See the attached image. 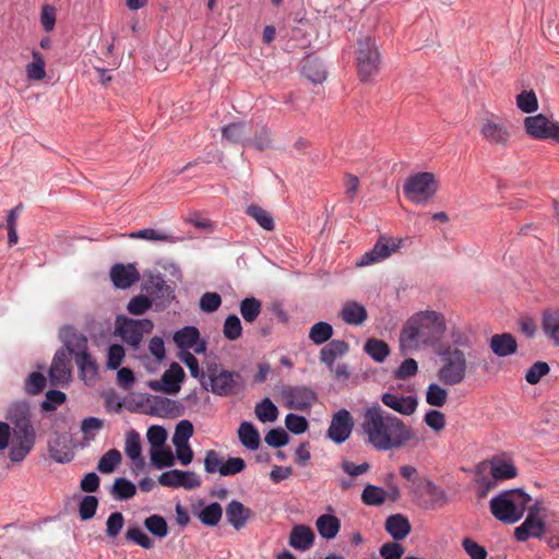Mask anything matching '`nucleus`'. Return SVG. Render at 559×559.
Here are the masks:
<instances>
[{"label":"nucleus","instance_id":"nucleus-1","mask_svg":"<svg viewBox=\"0 0 559 559\" xmlns=\"http://www.w3.org/2000/svg\"><path fill=\"white\" fill-rule=\"evenodd\" d=\"M358 433L366 445L379 452L399 450L418 441L409 425L379 404L364 411Z\"/></svg>","mask_w":559,"mask_h":559},{"label":"nucleus","instance_id":"nucleus-2","mask_svg":"<svg viewBox=\"0 0 559 559\" xmlns=\"http://www.w3.org/2000/svg\"><path fill=\"white\" fill-rule=\"evenodd\" d=\"M447 331V320L443 313L435 310H423L411 316L403 324L399 344L403 355L431 347L436 350Z\"/></svg>","mask_w":559,"mask_h":559},{"label":"nucleus","instance_id":"nucleus-3","mask_svg":"<svg viewBox=\"0 0 559 559\" xmlns=\"http://www.w3.org/2000/svg\"><path fill=\"white\" fill-rule=\"evenodd\" d=\"M450 343L439 344L436 354L441 365L437 371L438 380L449 386L462 383L467 373V358L465 348H471L469 336L457 328L451 329Z\"/></svg>","mask_w":559,"mask_h":559},{"label":"nucleus","instance_id":"nucleus-4","mask_svg":"<svg viewBox=\"0 0 559 559\" xmlns=\"http://www.w3.org/2000/svg\"><path fill=\"white\" fill-rule=\"evenodd\" d=\"M531 497L521 489L500 492L490 500L492 515L508 524L516 523L527 509Z\"/></svg>","mask_w":559,"mask_h":559},{"label":"nucleus","instance_id":"nucleus-5","mask_svg":"<svg viewBox=\"0 0 559 559\" xmlns=\"http://www.w3.org/2000/svg\"><path fill=\"white\" fill-rule=\"evenodd\" d=\"M356 64L359 80L370 82L379 73L381 57L374 38L366 36L357 40Z\"/></svg>","mask_w":559,"mask_h":559},{"label":"nucleus","instance_id":"nucleus-6","mask_svg":"<svg viewBox=\"0 0 559 559\" xmlns=\"http://www.w3.org/2000/svg\"><path fill=\"white\" fill-rule=\"evenodd\" d=\"M438 191V181L432 173L424 171L411 175L404 182L403 192L408 201L425 205Z\"/></svg>","mask_w":559,"mask_h":559},{"label":"nucleus","instance_id":"nucleus-7","mask_svg":"<svg viewBox=\"0 0 559 559\" xmlns=\"http://www.w3.org/2000/svg\"><path fill=\"white\" fill-rule=\"evenodd\" d=\"M202 388L218 396H233L243 391L245 380L238 371L222 369L213 379L203 380Z\"/></svg>","mask_w":559,"mask_h":559},{"label":"nucleus","instance_id":"nucleus-8","mask_svg":"<svg viewBox=\"0 0 559 559\" xmlns=\"http://www.w3.org/2000/svg\"><path fill=\"white\" fill-rule=\"evenodd\" d=\"M154 324L148 319L118 318L117 334L133 348H138L144 334L151 333Z\"/></svg>","mask_w":559,"mask_h":559},{"label":"nucleus","instance_id":"nucleus-9","mask_svg":"<svg viewBox=\"0 0 559 559\" xmlns=\"http://www.w3.org/2000/svg\"><path fill=\"white\" fill-rule=\"evenodd\" d=\"M246 468V462L241 457H228L224 461L223 456L215 450H207L204 457V471L207 474L219 473L221 476H233L241 473Z\"/></svg>","mask_w":559,"mask_h":559},{"label":"nucleus","instance_id":"nucleus-10","mask_svg":"<svg viewBox=\"0 0 559 559\" xmlns=\"http://www.w3.org/2000/svg\"><path fill=\"white\" fill-rule=\"evenodd\" d=\"M524 127L526 133L534 139L559 142V123L549 120L543 114L526 117Z\"/></svg>","mask_w":559,"mask_h":559},{"label":"nucleus","instance_id":"nucleus-11","mask_svg":"<svg viewBox=\"0 0 559 559\" xmlns=\"http://www.w3.org/2000/svg\"><path fill=\"white\" fill-rule=\"evenodd\" d=\"M354 425L352 414L342 408L333 414L326 436L336 444L344 443L350 437Z\"/></svg>","mask_w":559,"mask_h":559},{"label":"nucleus","instance_id":"nucleus-12","mask_svg":"<svg viewBox=\"0 0 559 559\" xmlns=\"http://www.w3.org/2000/svg\"><path fill=\"white\" fill-rule=\"evenodd\" d=\"M185 371L177 362H171L169 368L163 373L162 379L151 380L147 386L156 392L166 394H176L180 391V383L185 379Z\"/></svg>","mask_w":559,"mask_h":559},{"label":"nucleus","instance_id":"nucleus-13","mask_svg":"<svg viewBox=\"0 0 559 559\" xmlns=\"http://www.w3.org/2000/svg\"><path fill=\"white\" fill-rule=\"evenodd\" d=\"M162 486L191 490L201 486L199 476L192 471L170 469L158 477Z\"/></svg>","mask_w":559,"mask_h":559},{"label":"nucleus","instance_id":"nucleus-14","mask_svg":"<svg viewBox=\"0 0 559 559\" xmlns=\"http://www.w3.org/2000/svg\"><path fill=\"white\" fill-rule=\"evenodd\" d=\"M282 394L286 400L287 407L296 411L309 409L317 401V393L307 386H286Z\"/></svg>","mask_w":559,"mask_h":559},{"label":"nucleus","instance_id":"nucleus-15","mask_svg":"<svg viewBox=\"0 0 559 559\" xmlns=\"http://www.w3.org/2000/svg\"><path fill=\"white\" fill-rule=\"evenodd\" d=\"M538 503H535L534 507L530 508L525 521L514 531L516 540L525 542L530 537L539 538L543 536L545 532V523L540 518H538Z\"/></svg>","mask_w":559,"mask_h":559},{"label":"nucleus","instance_id":"nucleus-16","mask_svg":"<svg viewBox=\"0 0 559 559\" xmlns=\"http://www.w3.org/2000/svg\"><path fill=\"white\" fill-rule=\"evenodd\" d=\"M480 134L486 142L499 146H506L511 138L508 123L492 119H486L481 123Z\"/></svg>","mask_w":559,"mask_h":559},{"label":"nucleus","instance_id":"nucleus-17","mask_svg":"<svg viewBox=\"0 0 559 559\" xmlns=\"http://www.w3.org/2000/svg\"><path fill=\"white\" fill-rule=\"evenodd\" d=\"M174 342L183 349H193L195 354H203L206 350V341L200 336L198 328L189 325L185 326L174 334Z\"/></svg>","mask_w":559,"mask_h":559},{"label":"nucleus","instance_id":"nucleus-18","mask_svg":"<svg viewBox=\"0 0 559 559\" xmlns=\"http://www.w3.org/2000/svg\"><path fill=\"white\" fill-rule=\"evenodd\" d=\"M71 378V365L68 353L64 348H60L56 352L50 369L49 380L51 385H64Z\"/></svg>","mask_w":559,"mask_h":559},{"label":"nucleus","instance_id":"nucleus-19","mask_svg":"<svg viewBox=\"0 0 559 559\" xmlns=\"http://www.w3.org/2000/svg\"><path fill=\"white\" fill-rule=\"evenodd\" d=\"M142 289L153 299L169 302L175 298L174 289L166 284L164 276L159 273L146 275Z\"/></svg>","mask_w":559,"mask_h":559},{"label":"nucleus","instance_id":"nucleus-20","mask_svg":"<svg viewBox=\"0 0 559 559\" xmlns=\"http://www.w3.org/2000/svg\"><path fill=\"white\" fill-rule=\"evenodd\" d=\"M401 239L399 240V242L393 241L391 243L389 239L381 236L373 246V248L361 257L360 261L358 262V265L365 266L383 261L384 259L389 258L393 252H395L401 247Z\"/></svg>","mask_w":559,"mask_h":559},{"label":"nucleus","instance_id":"nucleus-21","mask_svg":"<svg viewBox=\"0 0 559 559\" xmlns=\"http://www.w3.org/2000/svg\"><path fill=\"white\" fill-rule=\"evenodd\" d=\"M36 440V432H12V445L9 457L12 462H22L32 451Z\"/></svg>","mask_w":559,"mask_h":559},{"label":"nucleus","instance_id":"nucleus-22","mask_svg":"<svg viewBox=\"0 0 559 559\" xmlns=\"http://www.w3.org/2000/svg\"><path fill=\"white\" fill-rule=\"evenodd\" d=\"M110 280L115 287L127 289L140 280V273L134 264L117 263L110 270Z\"/></svg>","mask_w":559,"mask_h":559},{"label":"nucleus","instance_id":"nucleus-23","mask_svg":"<svg viewBox=\"0 0 559 559\" xmlns=\"http://www.w3.org/2000/svg\"><path fill=\"white\" fill-rule=\"evenodd\" d=\"M60 338L63 342L68 353V356L71 354L74 357L78 353L87 352V338L85 335L76 331L73 326H63L60 331Z\"/></svg>","mask_w":559,"mask_h":559},{"label":"nucleus","instance_id":"nucleus-24","mask_svg":"<svg viewBox=\"0 0 559 559\" xmlns=\"http://www.w3.org/2000/svg\"><path fill=\"white\" fill-rule=\"evenodd\" d=\"M381 401L385 406L406 416L414 414L418 404L415 396H402L393 393H383Z\"/></svg>","mask_w":559,"mask_h":559},{"label":"nucleus","instance_id":"nucleus-25","mask_svg":"<svg viewBox=\"0 0 559 559\" xmlns=\"http://www.w3.org/2000/svg\"><path fill=\"white\" fill-rule=\"evenodd\" d=\"M540 326L546 337L559 346V308H545L540 317Z\"/></svg>","mask_w":559,"mask_h":559},{"label":"nucleus","instance_id":"nucleus-26","mask_svg":"<svg viewBox=\"0 0 559 559\" xmlns=\"http://www.w3.org/2000/svg\"><path fill=\"white\" fill-rule=\"evenodd\" d=\"M251 516V509L238 500H231L226 507L227 521L237 531L243 528Z\"/></svg>","mask_w":559,"mask_h":559},{"label":"nucleus","instance_id":"nucleus-27","mask_svg":"<svg viewBox=\"0 0 559 559\" xmlns=\"http://www.w3.org/2000/svg\"><path fill=\"white\" fill-rule=\"evenodd\" d=\"M338 316L346 324L358 326L367 320L368 312L364 305L347 300L343 304Z\"/></svg>","mask_w":559,"mask_h":559},{"label":"nucleus","instance_id":"nucleus-28","mask_svg":"<svg viewBox=\"0 0 559 559\" xmlns=\"http://www.w3.org/2000/svg\"><path fill=\"white\" fill-rule=\"evenodd\" d=\"M489 346L498 357H508L518 352V342L511 333L495 334L490 337Z\"/></svg>","mask_w":559,"mask_h":559},{"label":"nucleus","instance_id":"nucleus-29","mask_svg":"<svg viewBox=\"0 0 559 559\" xmlns=\"http://www.w3.org/2000/svg\"><path fill=\"white\" fill-rule=\"evenodd\" d=\"M314 542V533L304 524L295 525L289 534V546L296 550L306 551L310 549Z\"/></svg>","mask_w":559,"mask_h":559},{"label":"nucleus","instance_id":"nucleus-30","mask_svg":"<svg viewBox=\"0 0 559 559\" xmlns=\"http://www.w3.org/2000/svg\"><path fill=\"white\" fill-rule=\"evenodd\" d=\"M349 350V345L343 340H332L320 350V360L328 366L329 369L334 367L336 358L346 355Z\"/></svg>","mask_w":559,"mask_h":559},{"label":"nucleus","instance_id":"nucleus-31","mask_svg":"<svg viewBox=\"0 0 559 559\" xmlns=\"http://www.w3.org/2000/svg\"><path fill=\"white\" fill-rule=\"evenodd\" d=\"M148 402L151 403V415L171 418L180 415L179 403L168 397L153 396Z\"/></svg>","mask_w":559,"mask_h":559},{"label":"nucleus","instance_id":"nucleus-32","mask_svg":"<svg viewBox=\"0 0 559 559\" xmlns=\"http://www.w3.org/2000/svg\"><path fill=\"white\" fill-rule=\"evenodd\" d=\"M384 528L393 539L402 540L411 533L412 525L405 515L396 513L385 520Z\"/></svg>","mask_w":559,"mask_h":559},{"label":"nucleus","instance_id":"nucleus-33","mask_svg":"<svg viewBox=\"0 0 559 559\" xmlns=\"http://www.w3.org/2000/svg\"><path fill=\"white\" fill-rule=\"evenodd\" d=\"M238 438L241 444L248 450H258L261 438L258 429L250 421H242L238 428Z\"/></svg>","mask_w":559,"mask_h":559},{"label":"nucleus","instance_id":"nucleus-34","mask_svg":"<svg viewBox=\"0 0 559 559\" xmlns=\"http://www.w3.org/2000/svg\"><path fill=\"white\" fill-rule=\"evenodd\" d=\"M132 239H144L150 241H163L175 243L181 238L174 236L170 233H167L163 229H154V228H143L136 231H133L129 235Z\"/></svg>","mask_w":559,"mask_h":559},{"label":"nucleus","instance_id":"nucleus-35","mask_svg":"<svg viewBox=\"0 0 559 559\" xmlns=\"http://www.w3.org/2000/svg\"><path fill=\"white\" fill-rule=\"evenodd\" d=\"M317 530L321 537L333 539L341 528V521L332 514H322L317 519Z\"/></svg>","mask_w":559,"mask_h":559},{"label":"nucleus","instance_id":"nucleus-36","mask_svg":"<svg viewBox=\"0 0 559 559\" xmlns=\"http://www.w3.org/2000/svg\"><path fill=\"white\" fill-rule=\"evenodd\" d=\"M302 74L316 84L322 83L326 78V71L323 63L313 57L305 59L302 64Z\"/></svg>","mask_w":559,"mask_h":559},{"label":"nucleus","instance_id":"nucleus-37","mask_svg":"<svg viewBox=\"0 0 559 559\" xmlns=\"http://www.w3.org/2000/svg\"><path fill=\"white\" fill-rule=\"evenodd\" d=\"M135 492V485L124 477L117 478L110 488V495L119 501L131 499Z\"/></svg>","mask_w":559,"mask_h":559},{"label":"nucleus","instance_id":"nucleus-38","mask_svg":"<svg viewBox=\"0 0 559 559\" xmlns=\"http://www.w3.org/2000/svg\"><path fill=\"white\" fill-rule=\"evenodd\" d=\"M249 124L245 121L229 123L222 129L223 138L231 143H241L249 133Z\"/></svg>","mask_w":559,"mask_h":559},{"label":"nucleus","instance_id":"nucleus-39","mask_svg":"<svg viewBox=\"0 0 559 559\" xmlns=\"http://www.w3.org/2000/svg\"><path fill=\"white\" fill-rule=\"evenodd\" d=\"M141 451L142 448L140 435L135 430L131 429L126 435L124 452L127 456L132 461L139 462L141 465H143L144 461Z\"/></svg>","mask_w":559,"mask_h":559},{"label":"nucleus","instance_id":"nucleus-40","mask_svg":"<svg viewBox=\"0 0 559 559\" xmlns=\"http://www.w3.org/2000/svg\"><path fill=\"white\" fill-rule=\"evenodd\" d=\"M246 214L253 218L263 229L267 231L274 230L275 223L272 215L261 206L251 204L246 209Z\"/></svg>","mask_w":559,"mask_h":559},{"label":"nucleus","instance_id":"nucleus-41","mask_svg":"<svg viewBox=\"0 0 559 559\" xmlns=\"http://www.w3.org/2000/svg\"><path fill=\"white\" fill-rule=\"evenodd\" d=\"M364 350L378 362H382L390 355L389 345L382 341L377 338H369L364 346Z\"/></svg>","mask_w":559,"mask_h":559},{"label":"nucleus","instance_id":"nucleus-42","mask_svg":"<svg viewBox=\"0 0 559 559\" xmlns=\"http://www.w3.org/2000/svg\"><path fill=\"white\" fill-rule=\"evenodd\" d=\"M254 414L260 421L272 423L277 419L278 409L269 397H264L262 401L255 404Z\"/></svg>","mask_w":559,"mask_h":559},{"label":"nucleus","instance_id":"nucleus-43","mask_svg":"<svg viewBox=\"0 0 559 559\" xmlns=\"http://www.w3.org/2000/svg\"><path fill=\"white\" fill-rule=\"evenodd\" d=\"M75 362L80 369L82 378L86 381L87 379L94 380L97 376V365L92 359L91 355L85 353H78L74 357Z\"/></svg>","mask_w":559,"mask_h":559},{"label":"nucleus","instance_id":"nucleus-44","mask_svg":"<svg viewBox=\"0 0 559 559\" xmlns=\"http://www.w3.org/2000/svg\"><path fill=\"white\" fill-rule=\"evenodd\" d=\"M386 499V492L383 488L370 484L366 485L361 493V501L366 506L378 507L383 504Z\"/></svg>","mask_w":559,"mask_h":559},{"label":"nucleus","instance_id":"nucleus-45","mask_svg":"<svg viewBox=\"0 0 559 559\" xmlns=\"http://www.w3.org/2000/svg\"><path fill=\"white\" fill-rule=\"evenodd\" d=\"M127 542L133 543L141 546L144 549H152L154 542L147 536V534L136 524L130 525L124 534Z\"/></svg>","mask_w":559,"mask_h":559},{"label":"nucleus","instance_id":"nucleus-46","mask_svg":"<svg viewBox=\"0 0 559 559\" xmlns=\"http://www.w3.org/2000/svg\"><path fill=\"white\" fill-rule=\"evenodd\" d=\"M262 304L254 297H248L241 300L239 310L246 322L252 323L261 313Z\"/></svg>","mask_w":559,"mask_h":559},{"label":"nucleus","instance_id":"nucleus-47","mask_svg":"<svg viewBox=\"0 0 559 559\" xmlns=\"http://www.w3.org/2000/svg\"><path fill=\"white\" fill-rule=\"evenodd\" d=\"M222 515V506L218 502H212L199 512L198 518L204 525L215 526L219 523Z\"/></svg>","mask_w":559,"mask_h":559},{"label":"nucleus","instance_id":"nucleus-48","mask_svg":"<svg viewBox=\"0 0 559 559\" xmlns=\"http://www.w3.org/2000/svg\"><path fill=\"white\" fill-rule=\"evenodd\" d=\"M145 528L155 537L163 539L168 535V525L166 520L158 514H153L144 520Z\"/></svg>","mask_w":559,"mask_h":559},{"label":"nucleus","instance_id":"nucleus-49","mask_svg":"<svg viewBox=\"0 0 559 559\" xmlns=\"http://www.w3.org/2000/svg\"><path fill=\"white\" fill-rule=\"evenodd\" d=\"M333 335V326L324 321L314 323L309 331V338L317 345L328 342Z\"/></svg>","mask_w":559,"mask_h":559},{"label":"nucleus","instance_id":"nucleus-50","mask_svg":"<svg viewBox=\"0 0 559 559\" xmlns=\"http://www.w3.org/2000/svg\"><path fill=\"white\" fill-rule=\"evenodd\" d=\"M491 475L495 480L511 479L516 476V468L512 463L497 460L491 463Z\"/></svg>","mask_w":559,"mask_h":559},{"label":"nucleus","instance_id":"nucleus-51","mask_svg":"<svg viewBox=\"0 0 559 559\" xmlns=\"http://www.w3.org/2000/svg\"><path fill=\"white\" fill-rule=\"evenodd\" d=\"M150 455L151 462L156 468L171 467L175 464V456L170 449H152Z\"/></svg>","mask_w":559,"mask_h":559},{"label":"nucleus","instance_id":"nucleus-52","mask_svg":"<svg viewBox=\"0 0 559 559\" xmlns=\"http://www.w3.org/2000/svg\"><path fill=\"white\" fill-rule=\"evenodd\" d=\"M33 62L26 66V75L29 80L39 81L46 76L45 60L39 51H33Z\"/></svg>","mask_w":559,"mask_h":559},{"label":"nucleus","instance_id":"nucleus-53","mask_svg":"<svg viewBox=\"0 0 559 559\" xmlns=\"http://www.w3.org/2000/svg\"><path fill=\"white\" fill-rule=\"evenodd\" d=\"M448 391L438 383H430L426 392L427 404L435 407H442L447 403Z\"/></svg>","mask_w":559,"mask_h":559},{"label":"nucleus","instance_id":"nucleus-54","mask_svg":"<svg viewBox=\"0 0 559 559\" xmlns=\"http://www.w3.org/2000/svg\"><path fill=\"white\" fill-rule=\"evenodd\" d=\"M120 462L121 453L117 449H111L100 457L97 469L103 474H109L115 471Z\"/></svg>","mask_w":559,"mask_h":559},{"label":"nucleus","instance_id":"nucleus-55","mask_svg":"<svg viewBox=\"0 0 559 559\" xmlns=\"http://www.w3.org/2000/svg\"><path fill=\"white\" fill-rule=\"evenodd\" d=\"M66 440L61 437H57L55 440L49 441L48 449L52 460L58 463H67L72 459V454L69 451L60 449L66 448Z\"/></svg>","mask_w":559,"mask_h":559},{"label":"nucleus","instance_id":"nucleus-56","mask_svg":"<svg viewBox=\"0 0 559 559\" xmlns=\"http://www.w3.org/2000/svg\"><path fill=\"white\" fill-rule=\"evenodd\" d=\"M223 334L229 341L238 340L242 334L240 319L236 314H229L223 325Z\"/></svg>","mask_w":559,"mask_h":559},{"label":"nucleus","instance_id":"nucleus-57","mask_svg":"<svg viewBox=\"0 0 559 559\" xmlns=\"http://www.w3.org/2000/svg\"><path fill=\"white\" fill-rule=\"evenodd\" d=\"M192 435L193 425L187 419L179 421L176 426L175 433L173 436L174 445L180 447L182 444L188 443Z\"/></svg>","mask_w":559,"mask_h":559},{"label":"nucleus","instance_id":"nucleus-58","mask_svg":"<svg viewBox=\"0 0 559 559\" xmlns=\"http://www.w3.org/2000/svg\"><path fill=\"white\" fill-rule=\"evenodd\" d=\"M28 417H31V409L29 404L25 401L12 403L7 413V418L11 424Z\"/></svg>","mask_w":559,"mask_h":559},{"label":"nucleus","instance_id":"nucleus-59","mask_svg":"<svg viewBox=\"0 0 559 559\" xmlns=\"http://www.w3.org/2000/svg\"><path fill=\"white\" fill-rule=\"evenodd\" d=\"M516 105L523 112H534L538 108L537 97L533 91H523L516 96Z\"/></svg>","mask_w":559,"mask_h":559},{"label":"nucleus","instance_id":"nucleus-60","mask_svg":"<svg viewBox=\"0 0 559 559\" xmlns=\"http://www.w3.org/2000/svg\"><path fill=\"white\" fill-rule=\"evenodd\" d=\"M550 371V367L545 361H537L534 362L525 374V380L530 384H536L540 381L543 377L548 374Z\"/></svg>","mask_w":559,"mask_h":559},{"label":"nucleus","instance_id":"nucleus-61","mask_svg":"<svg viewBox=\"0 0 559 559\" xmlns=\"http://www.w3.org/2000/svg\"><path fill=\"white\" fill-rule=\"evenodd\" d=\"M97 507L98 500L95 496L83 497L79 506V514L81 520H91L95 515Z\"/></svg>","mask_w":559,"mask_h":559},{"label":"nucleus","instance_id":"nucleus-62","mask_svg":"<svg viewBox=\"0 0 559 559\" xmlns=\"http://www.w3.org/2000/svg\"><path fill=\"white\" fill-rule=\"evenodd\" d=\"M264 441L269 447L282 448L288 443L289 436L283 428H274L265 435Z\"/></svg>","mask_w":559,"mask_h":559},{"label":"nucleus","instance_id":"nucleus-63","mask_svg":"<svg viewBox=\"0 0 559 559\" xmlns=\"http://www.w3.org/2000/svg\"><path fill=\"white\" fill-rule=\"evenodd\" d=\"M285 426L290 432L300 435L308 429L309 424L304 416L289 413L285 417Z\"/></svg>","mask_w":559,"mask_h":559},{"label":"nucleus","instance_id":"nucleus-64","mask_svg":"<svg viewBox=\"0 0 559 559\" xmlns=\"http://www.w3.org/2000/svg\"><path fill=\"white\" fill-rule=\"evenodd\" d=\"M124 525V518L121 512H112L106 521V535L110 538L117 537Z\"/></svg>","mask_w":559,"mask_h":559}]
</instances>
